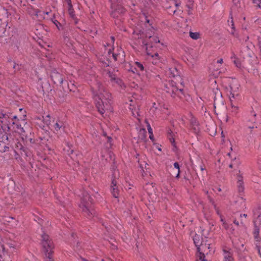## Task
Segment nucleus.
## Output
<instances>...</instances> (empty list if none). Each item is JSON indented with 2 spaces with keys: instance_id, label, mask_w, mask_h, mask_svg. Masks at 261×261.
I'll list each match as a JSON object with an SVG mask.
<instances>
[{
  "instance_id": "nucleus-4",
  "label": "nucleus",
  "mask_w": 261,
  "mask_h": 261,
  "mask_svg": "<svg viewBox=\"0 0 261 261\" xmlns=\"http://www.w3.org/2000/svg\"><path fill=\"white\" fill-rule=\"evenodd\" d=\"M80 207L84 214L89 218L94 215V210L92 207V199L88 193L84 194Z\"/></svg>"
},
{
  "instance_id": "nucleus-22",
  "label": "nucleus",
  "mask_w": 261,
  "mask_h": 261,
  "mask_svg": "<svg viewBox=\"0 0 261 261\" xmlns=\"http://www.w3.org/2000/svg\"><path fill=\"white\" fill-rule=\"evenodd\" d=\"M111 191L113 196L115 198H118L119 196V190L117 187V182L115 180H113L112 181Z\"/></svg>"
},
{
  "instance_id": "nucleus-48",
  "label": "nucleus",
  "mask_w": 261,
  "mask_h": 261,
  "mask_svg": "<svg viewBox=\"0 0 261 261\" xmlns=\"http://www.w3.org/2000/svg\"><path fill=\"white\" fill-rule=\"evenodd\" d=\"M132 114H133V115H134L135 117H137V116H138V112H137V111H136V113H135V112L133 111V112H132Z\"/></svg>"
},
{
  "instance_id": "nucleus-61",
  "label": "nucleus",
  "mask_w": 261,
  "mask_h": 261,
  "mask_svg": "<svg viewBox=\"0 0 261 261\" xmlns=\"http://www.w3.org/2000/svg\"><path fill=\"white\" fill-rule=\"evenodd\" d=\"M9 219H12V220L14 219V218H13V217H9Z\"/></svg>"
},
{
  "instance_id": "nucleus-27",
  "label": "nucleus",
  "mask_w": 261,
  "mask_h": 261,
  "mask_svg": "<svg viewBox=\"0 0 261 261\" xmlns=\"http://www.w3.org/2000/svg\"><path fill=\"white\" fill-rule=\"evenodd\" d=\"M171 3L174 5V6L172 7L170 6L167 8L169 10V13L174 14L175 13L177 8L179 6L180 3L174 1H171Z\"/></svg>"
},
{
  "instance_id": "nucleus-54",
  "label": "nucleus",
  "mask_w": 261,
  "mask_h": 261,
  "mask_svg": "<svg viewBox=\"0 0 261 261\" xmlns=\"http://www.w3.org/2000/svg\"><path fill=\"white\" fill-rule=\"evenodd\" d=\"M111 39H112V40L113 42L114 43V40H115V38H114V37L113 36H112V37H111Z\"/></svg>"
},
{
  "instance_id": "nucleus-37",
  "label": "nucleus",
  "mask_w": 261,
  "mask_h": 261,
  "mask_svg": "<svg viewBox=\"0 0 261 261\" xmlns=\"http://www.w3.org/2000/svg\"><path fill=\"white\" fill-rule=\"evenodd\" d=\"M174 167L176 169H177V175L176 176V177L178 178L179 176V174H180V168H179V164L177 162L174 163Z\"/></svg>"
},
{
  "instance_id": "nucleus-40",
  "label": "nucleus",
  "mask_w": 261,
  "mask_h": 261,
  "mask_svg": "<svg viewBox=\"0 0 261 261\" xmlns=\"http://www.w3.org/2000/svg\"><path fill=\"white\" fill-rule=\"evenodd\" d=\"M19 116H22V112H20L19 111V114L18 115H14L13 116V119L15 120H17V119H19Z\"/></svg>"
},
{
  "instance_id": "nucleus-36",
  "label": "nucleus",
  "mask_w": 261,
  "mask_h": 261,
  "mask_svg": "<svg viewBox=\"0 0 261 261\" xmlns=\"http://www.w3.org/2000/svg\"><path fill=\"white\" fill-rule=\"evenodd\" d=\"M221 221L222 222V225L225 229L228 230L229 227V225L225 221L223 216H221Z\"/></svg>"
},
{
  "instance_id": "nucleus-46",
  "label": "nucleus",
  "mask_w": 261,
  "mask_h": 261,
  "mask_svg": "<svg viewBox=\"0 0 261 261\" xmlns=\"http://www.w3.org/2000/svg\"><path fill=\"white\" fill-rule=\"evenodd\" d=\"M251 114L254 117L256 116V113L253 110L251 112Z\"/></svg>"
},
{
  "instance_id": "nucleus-44",
  "label": "nucleus",
  "mask_w": 261,
  "mask_h": 261,
  "mask_svg": "<svg viewBox=\"0 0 261 261\" xmlns=\"http://www.w3.org/2000/svg\"><path fill=\"white\" fill-rule=\"evenodd\" d=\"M68 7H70V6H72L71 4V0H66Z\"/></svg>"
},
{
  "instance_id": "nucleus-38",
  "label": "nucleus",
  "mask_w": 261,
  "mask_h": 261,
  "mask_svg": "<svg viewBox=\"0 0 261 261\" xmlns=\"http://www.w3.org/2000/svg\"><path fill=\"white\" fill-rule=\"evenodd\" d=\"M253 3L256 7L261 9V0H253Z\"/></svg>"
},
{
  "instance_id": "nucleus-58",
  "label": "nucleus",
  "mask_w": 261,
  "mask_h": 261,
  "mask_svg": "<svg viewBox=\"0 0 261 261\" xmlns=\"http://www.w3.org/2000/svg\"><path fill=\"white\" fill-rule=\"evenodd\" d=\"M146 22H147V23H149V20L146 18Z\"/></svg>"
},
{
  "instance_id": "nucleus-59",
  "label": "nucleus",
  "mask_w": 261,
  "mask_h": 261,
  "mask_svg": "<svg viewBox=\"0 0 261 261\" xmlns=\"http://www.w3.org/2000/svg\"><path fill=\"white\" fill-rule=\"evenodd\" d=\"M243 217H244L245 218L247 217V215L246 214H243Z\"/></svg>"
},
{
  "instance_id": "nucleus-52",
  "label": "nucleus",
  "mask_w": 261,
  "mask_h": 261,
  "mask_svg": "<svg viewBox=\"0 0 261 261\" xmlns=\"http://www.w3.org/2000/svg\"><path fill=\"white\" fill-rule=\"evenodd\" d=\"M221 135H222V137L224 139L225 138V135H224L223 131L221 133Z\"/></svg>"
},
{
  "instance_id": "nucleus-29",
  "label": "nucleus",
  "mask_w": 261,
  "mask_h": 261,
  "mask_svg": "<svg viewBox=\"0 0 261 261\" xmlns=\"http://www.w3.org/2000/svg\"><path fill=\"white\" fill-rule=\"evenodd\" d=\"M136 71H143L144 69V65L139 62H135L134 65Z\"/></svg>"
},
{
  "instance_id": "nucleus-55",
  "label": "nucleus",
  "mask_w": 261,
  "mask_h": 261,
  "mask_svg": "<svg viewBox=\"0 0 261 261\" xmlns=\"http://www.w3.org/2000/svg\"><path fill=\"white\" fill-rule=\"evenodd\" d=\"M170 140L171 142H174V139L173 138H170Z\"/></svg>"
},
{
  "instance_id": "nucleus-16",
  "label": "nucleus",
  "mask_w": 261,
  "mask_h": 261,
  "mask_svg": "<svg viewBox=\"0 0 261 261\" xmlns=\"http://www.w3.org/2000/svg\"><path fill=\"white\" fill-rule=\"evenodd\" d=\"M51 77L56 84H62L63 82V76L58 72H53L51 74Z\"/></svg>"
},
{
  "instance_id": "nucleus-62",
  "label": "nucleus",
  "mask_w": 261,
  "mask_h": 261,
  "mask_svg": "<svg viewBox=\"0 0 261 261\" xmlns=\"http://www.w3.org/2000/svg\"><path fill=\"white\" fill-rule=\"evenodd\" d=\"M158 150H159V151H161V148H158Z\"/></svg>"
},
{
  "instance_id": "nucleus-13",
  "label": "nucleus",
  "mask_w": 261,
  "mask_h": 261,
  "mask_svg": "<svg viewBox=\"0 0 261 261\" xmlns=\"http://www.w3.org/2000/svg\"><path fill=\"white\" fill-rule=\"evenodd\" d=\"M53 128L55 133H58L61 130H64L65 128L64 123L60 119H57L54 123Z\"/></svg>"
},
{
  "instance_id": "nucleus-20",
  "label": "nucleus",
  "mask_w": 261,
  "mask_h": 261,
  "mask_svg": "<svg viewBox=\"0 0 261 261\" xmlns=\"http://www.w3.org/2000/svg\"><path fill=\"white\" fill-rule=\"evenodd\" d=\"M13 119V116L12 114H2L0 115V122L2 123H6L5 124H7V123L10 122V119Z\"/></svg>"
},
{
  "instance_id": "nucleus-21",
  "label": "nucleus",
  "mask_w": 261,
  "mask_h": 261,
  "mask_svg": "<svg viewBox=\"0 0 261 261\" xmlns=\"http://www.w3.org/2000/svg\"><path fill=\"white\" fill-rule=\"evenodd\" d=\"M169 74L173 77H174L175 80L176 81H182L181 78L178 75V71L176 68L173 67L169 69Z\"/></svg>"
},
{
  "instance_id": "nucleus-30",
  "label": "nucleus",
  "mask_w": 261,
  "mask_h": 261,
  "mask_svg": "<svg viewBox=\"0 0 261 261\" xmlns=\"http://www.w3.org/2000/svg\"><path fill=\"white\" fill-rule=\"evenodd\" d=\"M208 130L211 135H215L216 133V126L215 124H210L208 127Z\"/></svg>"
},
{
  "instance_id": "nucleus-7",
  "label": "nucleus",
  "mask_w": 261,
  "mask_h": 261,
  "mask_svg": "<svg viewBox=\"0 0 261 261\" xmlns=\"http://www.w3.org/2000/svg\"><path fill=\"white\" fill-rule=\"evenodd\" d=\"M229 84V97L230 101H232V99H237L239 96L240 85L237 81L234 80H232Z\"/></svg>"
},
{
  "instance_id": "nucleus-10",
  "label": "nucleus",
  "mask_w": 261,
  "mask_h": 261,
  "mask_svg": "<svg viewBox=\"0 0 261 261\" xmlns=\"http://www.w3.org/2000/svg\"><path fill=\"white\" fill-rule=\"evenodd\" d=\"M187 119L189 120L190 123V127L191 129L195 134H198L200 132V127L199 122L191 113H189L188 115Z\"/></svg>"
},
{
  "instance_id": "nucleus-11",
  "label": "nucleus",
  "mask_w": 261,
  "mask_h": 261,
  "mask_svg": "<svg viewBox=\"0 0 261 261\" xmlns=\"http://www.w3.org/2000/svg\"><path fill=\"white\" fill-rule=\"evenodd\" d=\"M108 74L110 77V80L114 86H118L121 89L125 88V85L122 80L116 77L115 75L113 74L110 72H109Z\"/></svg>"
},
{
  "instance_id": "nucleus-9",
  "label": "nucleus",
  "mask_w": 261,
  "mask_h": 261,
  "mask_svg": "<svg viewBox=\"0 0 261 261\" xmlns=\"http://www.w3.org/2000/svg\"><path fill=\"white\" fill-rule=\"evenodd\" d=\"M111 2L112 11L111 15L113 17H118L119 15L125 12V9L120 4H116L115 0H110Z\"/></svg>"
},
{
  "instance_id": "nucleus-5",
  "label": "nucleus",
  "mask_w": 261,
  "mask_h": 261,
  "mask_svg": "<svg viewBox=\"0 0 261 261\" xmlns=\"http://www.w3.org/2000/svg\"><path fill=\"white\" fill-rule=\"evenodd\" d=\"M19 111L22 112V116H19V119L13 122V128L15 131L21 135H24L25 130L24 126L27 124L25 121L27 117L26 111L22 108L19 109Z\"/></svg>"
},
{
  "instance_id": "nucleus-39",
  "label": "nucleus",
  "mask_w": 261,
  "mask_h": 261,
  "mask_svg": "<svg viewBox=\"0 0 261 261\" xmlns=\"http://www.w3.org/2000/svg\"><path fill=\"white\" fill-rule=\"evenodd\" d=\"M47 259L46 261H54V259L53 258L52 254H48L46 255Z\"/></svg>"
},
{
  "instance_id": "nucleus-25",
  "label": "nucleus",
  "mask_w": 261,
  "mask_h": 261,
  "mask_svg": "<svg viewBox=\"0 0 261 261\" xmlns=\"http://www.w3.org/2000/svg\"><path fill=\"white\" fill-rule=\"evenodd\" d=\"M144 190L149 196L154 192V188L152 184H146L144 187Z\"/></svg>"
},
{
  "instance_id": "nucleus-56",
  "label": "nucleus",
  "mask_w": 261,
  "mask_h": 261,
  "mask_svg": "<svg viewBox=\"0 0 261 261\" xmlns=\"http://www.w3.org/2000/svg\"><path fill=\"white\" fill-rule=\"evenodd\" d=\"M205 194L207 195V197H208V196H209L210 197H211L208 195V192L207 191H206L205 192Z\"/></svg>"
},
{
  "instance_id": "nucleus-2",
  "label": "nucleus",
  "mask_w": 261,
  "mask_h": 261,
  "mask_svg": "<svg viewBox=\"0 0 261 261\" xmlns=\"http://www.w3.org/2000/svg\"><path fill=\"white\" fill-rule=\"evenodd\" d=\"M182 81L171 80L165 84V90L174 98H181L184 95Z\"/></svg>"
},
{
  "instance_id": "nucleus-8",
  "label": "nucleus",
  "mask_w": 261,
  "mask_h": 261,
  "mask_svg": "<svg viewBox=\"0 0 261 261\" xmlns=\"http://www.w3.org/2000/svg\"><path fill=\"white\" fill-rule=\"evenodd\" d=\"M215 93L214 108L215 110L216 109H217L218 110H220L224 107V100L222 97V95L220 91L218 89L215 90Z\"/></svg>"
},
{
  "instance_id": "nucleus-15",
  "label": "nucleus",
  "mask_w": 261,
  "mask_h": 261,
  "mask_svg": "<svg viewBox=\"0 0 261 261\" xmlns=\"http://www.w3.org/2000/svg\"><path fill=\"white\" fill-rule=\"evenodd\" d=\"M223 252V261H233L234 259L232 256V252L231 249L224 248Z\"/></svg>"
},
{
  "instance_id": "nucleus-33",
  "label": "nucleus",
  "mask_w": 261,
  "mask_h": 261,
  "mask_svg": "<svg viewBox=\"0 0 261 261\" xmlns=\"http://www.w3.org/2000/svg\"><path fill=\"white\" fill-rule=\"evenodd\" d=\"M255 227H259L261 225V214L259 215L254 221Z\"/></svg>"
},
{
  "instance_id": "nucleus-53",
  "label": "nucleus",
  "mask_w": 261,
  "mask_h": 261,
  "mask_svg": "<svg viewBox=\"0 0 261 261\" xmlns=\"http://www.w3.org/2000/svg\"><path fill=\"white\" fill-rule=\"evenodd\" d=\"M231 153L230 152H228L227 153V155L230 158H231Z\"/></svg>"
},
{
  "instance_id": "nucleus-43",
  "label": "nucleus",
  "mask_w": 261,
  "mask_h": 261,
  "mask_svg": "<svg viewBox=\"0 0 261 261\" xmlns=\"http://www.w3.org/2000/svg\"><path fill=\"white\" fill-rule=\"evenodd\" d=\"M8 246L10 248H13V249H16V247L15 245L13 244H11V243H10L8 244Z\"/></svg>"
},
{
  "instance_id": "nucleus-64",
  "label": "nucleus",
  "mask_w": 261,
  "mask_h": 261,
  "mask_svg": "<svg viewBox=\"0 0 261 261\" xmlns=\"http://www.w3.org/2000/svg\"><path fill=\"white\" fill-rule=\"evenodd\" d=\"M249 128H251V129H252V128H254V127H253V126L249 127Z\"/></svg>"
},
{
  "instance_id": "nucleus-26",
  "label": "nucleus",
  "mask_w": 261,
  "mask_h": 261,
  "mask_svg": "<svg viewBox=\"0 0 261 261\" xmlns=\"http://www.w3.org/2000/svg\"><path fill=\"white\" fill-rule=\"evenodd\" d=\"M108 54L109 56L108 60L111 61L112 59H113L115 61L117 60L118 58L120 56V53H113L111 49H109L108 51Z\"/></svg>"
},
{
  "instance_id": "nucleus-51",
  "label": "nucleus",
  "mask_w": 261,
  "mask_h": 261,
  "mask_svg": "<svg viewBox=\"0 0 261 261\" xmlns=\"http://www.w3.org/2000/svg\"><path fill=\"white\" fill-rule=\"evenodd\" d=\"M17 66H18V65L16 63H14V65H13V68L14 69H16Z\"/></svg>"
},
{
  "instance_id": "nucleus-31",
  "label": "nucleus",
  "mask_w": 261,
  "mask_h": 261,
  "mask_svg": "<svg viewBox=\"0 0 261 261\" xmlns=\"http://www.w3.org/2000/svg\"><path fill=\"white\" fill-rule=\"evenodd\" d=\"M208 199L210 200V202L214 206V207L215 211H216L217 214L218 215H219L220 217H221V216H222L221 214L220 209L218 207H217V206L216 205V203H215L214 200L211 197H210L209 196H208Z\"/></svg>"
},
{
  "instance_id": "nucleus-12",
  "label": "nucleus",
  "mask_w": 261,
  "mask_h": 261,
  "mask_svg": "<svg viewBox=\"0 0 261 261\" xmlns=\"http://www.w3.org/2000/svg\"><path fill=\"white\" fill-rule=\"evenodd\" d=\"M197 251L199 252V255H205V254H207L210 252V244L209 243H206V242H203L197 248Z\"/></svg>"
},
{
  "instance_id": "nucleus-3",
  "label": "nucleus",
  "mask_w": 261,
  "mask_h": 261,
  "mask_svg": "<svg viewBox=\"0 0 261 261\" xmlns=\"http://www.w3.org/2000/svg\"><path fill=\"white\" fill-rule=\"evenodd\" d=\"M153 28L149 29L144 33L143 31L136 30L133 33V38L135 39L141 40V43L145 45L146 47L150 44L159 43L160 40L156 36H153Z\"/></svg>"
},
{
  "instance_id": "nucleus-42",
  "label": "nucleus",
  "mask_w": 261,
  "mask_h": 261,
  "mask_svg": "<svg viewBox=\"0 0 261 261\" xmlns=\"http://www.w3.org/2000/svg\"><path fill=\"white\" fill-rule=\"evenodd\" d=\"M147 126V129H148V133H149V134H150V136H151L152 135V133H152V130L151 129V127L150 124L149 123H148Z\"/></svg>"
},
{
  "instance_id": "nucleus-34",
  "label": "nucleus",
  "mask_w": 261,
  "mask_h": 261,
  "mask_svg": "<svg viewBox=\"0 0 261 261\" xmlns=\"http://www.w3.org/2000/svg\"><path fill=\"white\" fill-rule=\"evenodd\" d=\"M189 36L191 38L195 40H197L199 38L200 34L199 33L197 32H190Z\"/></svg>"
},
{
  "instance_id": "nucleus-60",
  "label": "nucleus",
  "mask_w": 261,
  "mask_h": 261,
  "mask_svg": "<svg viewBox=\"0 0 261 261\" xmlns=\"http://www.w3.org/2000/svg\"><path fill=\"white\" fill-rule=\"evenodd\" d=\"M204 169L203 167H201V171L204 170Z\"/></svg>"
},
{
  "instance_id": "nucleus-57",
  "label": "nucleus",
  "mask_w": 261,
  "mask_h": 261,
  "mask_svg": "<svg viewBox=\"0 0 261 261\" xmlns=\"http://www.w3.org/2000/svg\"><path fill=\"white\" fill-rule=\"evenodd\" d=\"M229 167L230 168H232L233 167V165L232 164H230L229 165Z\"/></svg>"
},
{
  "instance_id": "nucleus-35",
  "label": "nucleus",
  "mask_w": 261,
  "mask_h": 261,
  "mask_svg": "<svg viewBox=\"0 0 261 261\" xmlns=\"http://www.w3.org/2000/svg\"><path fill=\"white\" fill-rule=\"evenodd\" d=\"M258 234H259V228H258V227L256 226V227H255V229H254V236L257 241L259 240V238L258 237Z\"/></svg>"
},
{
  "instance_id": "nucleus-19",
  "label": "nucleus",
  "mask_w": 261,
  "mask_h": 261,
  "mask_svg": "<svg viewBox=\"0 0 261 261\" xmlns=\"http://www.w3.org/2000/svg\"><path fill=\"white\" fill-rule=\"evenodd\" d=\"M237 187L238 191L240 193L243 192L244 190V182L243 177L241 175L237 176Z\"/></svg>"
},
{
  "instance_id": "nucleus-24",
  "label": "nucleus",
  "mask_w": 261,
  "mask_h": 261,
  "mask_svg": "<svg viewBox=\"0 0 261 261\" xmlns=\"http://www.w3.org/2000/svg\"><path fill=\"white\" fill-rule=\"evenodd\" d=\"M228 22L231 25V29L229 31L230 33L233 37H234L236 38H238L239 37L238 34L236 32V29L234 28V22H233L232 17H231L230 20H228Z\"/></svg>"
},
{
  "instance_id": "nucleus-47",
  "label": "nucleus",
  "mask_w": 261,
  "mask_h": 261,
  "mask_svg": "<svg viewBox=\"0 0 261 261\" xmlns=\"http://www.w3.org/2000/svg\"><path fill=\"white\" fill-rule=\"evenodd\" d=\"M223 62V59H220L217 61V63L219 64H222Z\"/></svg>"
},
{
  "instance_id": "nucleus-50",
  "label": "nucleus",
  "mask_w": 261,
  "mask_h": 261,
  "mask_svg": "<svg viewBox=\"0 0 261 261\" xmlns=\"http://www.w3.org/2000/svg\"><path fill=\"white\" fill-rule=\"evenodd\" d=\"M149 138H150L151 140H153V133H152V135H151V136H150V134H149Z\"/></svg>"
},
{
  "instance_id": "nucleus-1",
  "label": "nucleus",
  "mask_w": 261,
  "mask_h": 261,
  "mask_svg": "<svg viewBox=\"0 0 261 261\" xmlns=\"http://www.w3.org/2000/svg\"><path fill=\"white\" fill-rule=\"evenodd\" d=\"M91 90L98 112L103 114L110 110L112 96L103 85L100 82H96L92 86Z\"/></svg>"
},
{
  "instance_id": "nucleus-32",
  "label": "nucleus",
  "mask_w": 261,
  "mask_h": 261,
  "mask_svg": "<svg viewBox=\"0 0 261 261\" xmlns=\"http://www.w3.org/2000/svg\"><path fill=\"white\" fill-rule=\"evenodd\" d=\"M235 100L236 99H232V100L230 101L232 108V112L234 114H237L238 113V107L237 105H236Z\"/></svg>"
},
{
  "instance_id": "nucleus-63",
  "label": "nucleus",
  "mask_w": 261,
  "mask_h": 261,
  "mask_svg": "<svg viewBox=\"0 0 261 261\" xmlns=\"http://www.w3.org/2000/svg\"><path fill=\"white\" fill-rule=\"evenodd\" d=\"M188 14H191L190 10H189V12H188Z\"/></svg>"
},
{
  "instance_id": "nucleus-6",
  "label": "nucleus",
  "mask_w": 261,
  "mask_h": 261,
  "mask_svg": "<svg viewBox=\"0 0 261 261\" xmlns=\"http://www.w3.org/2000/svg\"><path fill=\"white\" fill-rule=\"evenodd\" d=\"M41 245L46 255L53 254L54 245L49 237L46 233L41 235Z\"/></svg>"
},
{
  "instance_id": "nucleus-41",
  "label": "nucleus",
  "mask_w": 261,
  "mask_h": 261,
  "mask_svg": "<svg viewBox=\"0 0 261 261\" xmlns=\"http://www.w3.org/2000/svg\"><path fill=\"white\" fill-rule=\"evenodd\" d=\"M234 63L236 64V66L240 68L241 66V62L238 60H236L234 61Z\"/></svg>"
},
{
  "instance_id": "nucleus-23",
  "label": "nucleus",
  "mask_w": 261,
  "mask_h": 261,
  "mask_svg": "<svg viewBox=\"0 0 261 261\" xmlns=\"http://www.w3.org/2000/svg\"><path fill=\"white\" fill-rule=\"evenodd\" d=\"M193 241L197 248L204 242L202 236L198 234H195L193 236Z\"/></svg>"
},
{
  "instance_id": "nucleus-45",
  "label": "nucleus",
  "mask_w": 261,
  "mask_h": 261,
  "mask_svg": "<svg viewBox=\"0 0 261 261\" xmlns=\"http://www.w3.org/2000/svg\"><path fill=\"white\" fill-rule=\"evenodd\" d=\"M54 23L56 25V26L59 29L58 24L61 25L60 23L59 22H58L57 20H56L55 21H54Z\"/></svg>"
},
{
  "instance_id": "nucleus-17",
  "label": "nucleus",
  "mask_w": 261,
  "mask_h": 261,
  "mask_svg": "<svg viewBox=\"0 0 261 261\" xmlns=\"http://www.w3.org/2000/svg\"><path fill=\"white\" fill-rule=\"evenodd\" d=\"M146 138V132L144 128H140L138 132V136L134 137V139L138 143L141 141H145Z\"/></svg>"
},
{
  "instance_id": "nucleus-49",
  "label": "nucleus",
  "mask_w": 261,
  "mask_h": 261,
  "mask_svg": "<svg viewBox=\"0 0 261 261\" xmlns=\"http://www.w3.org/2000/svg\"><path fill=\"white\" fill-rule=\"evenodd\" d=\"M233 223L237 226L239 225V222L236 221V220L233 221Z\"/></svg>"
},
{
  "instance_id": "nucleus-28",
  "label": "nucleus",
  "mask_w": 261,
  "mask_h": 261,
  "mask_svg": "<svg viewBox=\"0 0 261 261\" xmlns=\"http://www.w3.org/2000/svg\"><path fill=\"white\" fill-rule=\"evenodd\" d=\"M68 13L70 17L74 20V23L77 24L78 23V19L75 17L74 11L72 6L68 7Z\"/></svg>"
},
{
  "instance_id": "nucleus-14",
  "label": "nucleus",
  "mask_w": 261,
  "mask_h": 261,
  "mask_svg": "<svg viewBox=\"0 0 261 261\" xmlns=\"http://www.w3.org/2000/svg\"><path fill=\"white\" fill-rule=\"evenodd\" d=\"M2 251H0V261H12L11 255L3 246H2Z\"/></svg>"
},
{
  "instance_id": "nucleus-18",
  "label": "nucleus",
  "mask_w": 261,
  "mask_h": 261,
  "mask_svg": "<svg viewBox=\"0 0 261 261\" xmlns=\"http://www.w3.org/2000/svg\"><path fill=\"white\" fill-rule=\"evenodd\" d=\"M147 54L148 56H150L152 59V62L154 64H156L160 62V58L159 57V55L158 53H155L154 54H152L148 52V47H146Z\"/></svg>"
}]
</instances>
